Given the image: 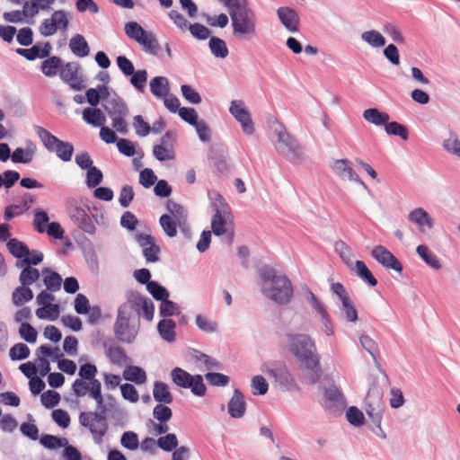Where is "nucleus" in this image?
Here are the masks:
<instances>
[{
	"label": "nucleus",
	"instance_id": "obj_1",
	"mask_svg": "<svg viewBox=\"0 0 460 460\" xmlns=\"http://www.w3.org/2000/svg\"><path fill=\"white\" fill-rule=\"evenodd\" d=\"M97 367L95 365L86 363L80 367L78 375L80 378L72 385L74 394L83 397L89 394L97 405L96 411H83L79 415V423L87 428L95 443L102 444L109 426L106 419L107 409L102 394V384L95 378Z\"/></svg>",
	"mask_w": 460,
	"mask_h": 460
},
{
	"label": "nucleus",
	"instance_id": "obj_2",
	"mask_svg": "<svg viewBox=\"0 0 460 460\" xmlns=\"http://www.w3.org/2000/svg\"><path fill=\"white\" fill-rule=\"evenodd\" d=\"M290 343V350L300 361L301 367L305 368L304 378L309 385L319 381L322 370L319 358L315 353L316 348L314 341L307 335H288Z\"/></svg>",
	"mask_w": 460,
	"mask_h": 460
},
{
	"label": "nucleus",
	"instance_id": "obj_3",
	"mask_svg": "<svg viewBox=\"0 0 460 460\" xmlns=\"http://www.w3.org/2000/svg\"><path fill=\"white\" fill-rule=\"evenodd\" d=\"M261 292L266 297L279 305L288 304L293 296L291 281L285 275L277 274L270 267H263L259 271Z\"/></svg>",
	"mask_w": 460,
	"mask_h": 460
},
{
	"label": "nucleus",
	"instance_id": "obj_4",
	"mask_svg": "<svg viewBox=\"0 0 460 460\" xmlns=\"http://www.w3.org/2000/svg\"><path fill=\"white\" fill-rule=\"evenodd\" d=\"M138 328L139 319L137 315L131 314L128 310H125L122 304L119 307L114 324L116 338L122 342L131 343L137 335Z\"/></svg>",
	"mask_w": 460,
	"mask_h": 460
},
{
	"label": "nucleus",
	"instance_id": "obj_5",
	"mask_svg": "<svg viewBox=\"0 0 460 460\" xmlns=\"http://www.w3.org/2000/svg\"><path fill=\"white\" fill-rule=\"evenodd\" d=\"M233 34L239 40H248L256 35V17L249 9L242 8L239 11L231 12Z\"/></svg>",
	"mask_w": 460,
	"mask_h": 460
},
{
	"label": "nucleus",
	"instance_id": "obj_6",
	"mask_svg": "<svg viewBox=\"0 0 460 460\" xmlns=\"http://www.w3.org/2000/svg\"><path fill=\"white\" fill-rule=\"evenodd\" d=\"M33 128L48 151L56 153L57 156L63 162L71 161L74 146L70 142L60 140L40 126H34Z\"/></svg>",
	"mask_w": 460,
	"mask_h": 460
},
{
	"label": "nucleus",
	"instance_id": "obj_7",
	"mask_svg": "<svg viewBox=\"0 0 460 460\" xmlns=\"http://www.w3.org/2000/svg\"><path fill=\"white\" fill-rule=\"evenodd\" d=\"M274 133L277 136L276 151L289 161L299 160L301 146L298 141L287 131L282 124H279L275 128Z\"/></svg>",
	"mask_w": 460,
	"mask_h": 460
},
{
	"label": "nucleus",
	"instance_id": "obj_8",
	"mask_svg": "<svg viewBox=\"0 0 460 460\" xmlns=\"http://www.w3.org/2000/svg\"><path fill=\"white\" fill-rule=\"evenodd\" d=\"M384 392L378 386L371 387L365 398L364 409L371 421L378 428L381 427L385 403L383 400Z\"/></svg>",
	"mask_w": 460,
	"mask_h": 460
},
{
	"label": "nucleus",
	"instance_id": "obj_9",
	"mask_svg": "<svg viewBox=\"0 0 460 460\" xmlns=\"http://www.w3.org/2000/svg\"><path fill=\"white\" fill-rule=\"evenodd\" d=\"M124 309L139 318L142 312L146 321H152L155 313V306L151 299L142 296L139 293L130 291L127 294L126 302L123 303Z\"/></svg>",
	"mask_w": 460,
	"mask_h": 460
},
{
	"label": "nucleus",
	"instance_id": "obj_10",
	"mask_svg": "<svg viewBox=\"0 0 460 460\" xmlns=\"http://www.w3.org/2000/svg\"><path fill=\"white\" fill-rule=\"evenodd\" d=\"M171 376L175 385L190 388L195 395L203 396L206 394V385L200 375L191 376L182 368L175 367L172 370Z\"/></svg>",
	"mask_w": 460,
	"mask_h": 460
},
{
	"label": "nucleus",
	"instance_id": "obj_11",
	"mask_svg": "<svg viewBox=\"0 0 460 460\" xmlns=\"http://www.w3.org/2000/svg\"><path fill=\"white\" fill-rule=\"evenodd\" d=\"M70 22L68 13L64 10L54 11L49 18L44 19L39 27L40 33L44 37L55 35L58 31L65 32Z\"/></svg>",
	"mask_w": 460,
	"mask_h": 460
},
{
	"label": "nucleus",
	"instance_id": "obj_12",
	"mask_svg": "<svg viewBox=\"0 0 460 460\" xmlns=\"http://www.w3.org/2000/svg\"><path fill=\"white\" fill-rule=\"evenodd\" d=\"M229 213L226 210L216 209L211 220V228L213 233L217 235H226L227 243L231 244L234 240V229L232 224L228 222Z\"/></svg>",
	"mask_w": 460,
	"mask_h": 460
},
{
	"label": "nucleus",
	"instance_id": "obj_13",
	"mask_svg": "<svg viewBox=\"0 0 460 460\" xmlns=\"http://www.w3.org/2000/svg\"><path fill=\"white\" fill-rule=\"evenodd\" d=\"M70 218L77 226L85 233L93 234L95 226L89 215L86 206L71 205L68 209Z\"/></svg>",
	"mask_w": 460,
	"mask_h": 460
},
{
	"label": "nucleus",
	"instance_id": "obj_14",
	"mask_svg": "<svg viewBox=\"0 0 460 460\" xmlns=\"http://www.w3.org/2000/svg\"><path fill=\"white\" fill-rule=\"evenodd\" d=\"M230 113L241 124L243 130L247 135H252L254 132L253 122L251 118L249 111L246 109L245 104L241 100H234L231 102L229 108Z\"/></svg>",
	"mask_w": 460,
	"mask_h": 460
},
{
	"label": "nucleus",
	"instance_id": "obj_15",
	"mask_svg": "<svg viewBox=\"0 0 460 460\" xmlns=\"http://www.w3.org/2000/svg\"><path fill=\"white\" fill-rule=\"evenodd\" d=\"M136 240L143 250V255L147 262L159 261L160 247L156 244L155 238L146 234H137Z\"/></svg>",
	"mask_w": 460,
	"mask_h": 460
},
{
	"label": "nucleus",
	"instance_id": "obj_16",
	"mask_svg": "<svg viewBox=\"0 0 460 460\" xmlns=\"http://www.w3.org/2000/svg\"><path fill=\"white\" fill-rule=\"evenodd\" d=\"M78 70V65L75 63H66L60 69L61 79L76 91L84 88V80L79 75Z\"/></svg>",
	"mask_w": 460,
	"mask_h": 460
},
{
	"label": "nucleus",
	"instance_id": "obj_17",
	"mask_svg": "<svg viewBox=\"0 0 460 460\" xmlns=\"http://www.w3.org/2000/svg\"><path fill=\"white\" fill-rule=\"evenodd\" d=\"M371 255L384 267L402 272V266L394 255L383 245H377L371 251Z\"/></svg>",
	"mask_w": 460,
	"mask_h": 460
},
{
	"label": "nucleus",
	"instance_id": "obj_18",
	"mask_svg": "<svg viewBox=\"0 0 460 460\" xmlns=\"http://www.w3.org/2000/svg\"><path fill=\"white\" fill-rule=\"evenodd\" d=\"M332 170L336 175L343 180L358 182L365 186L358 174L351 167V163L348 159H337L331 164Z\"/></svg>",
	"mask_w": 460,
	"mask_h": 460
},
{
	"label": "nucleus",
	"instance_id": "obj_19",
	"mask_svg": "<svg viewBox=\"0 0 460 460\" xmlns=\"http://www.w3.org/2000/svg\"><path fill=\"white\" fill-rule=\"evenodd\" d=\"M277 14L281 23L292 32L298 31L299 16L298 13L290 7H279Z\"/></svg>",
	"mask_w": 460,
	"mask_h": 460
},
{
	"label": "nucleus",
	"instance_id": "obj_20",
	"mask_svg": "<svg viewBox=\"0 0 460 460\" xmlns=\"http://www.w3.org/2000/svg\"><path fill=\"white\" fill-rule=\"evenodd\" d=\"M227 407L229 414L233 418L239 419L244 415L246 403L243 395L238 389L234 391Z\"/></svg>",
	"mask_w": 460,
	"mask_h": 460
},
{
	"label": "nucleus",
	"instance_id": "obj_21",
	"mask_svg": "<svg viewBox=\"0 0 460 460\" xmlns=\"http://www.w3.org/2000/svg\"><path fill=\"white\" fill-rule=\"evenodd\" d=\"M166 207L171 214V217L177 220L181 230L184 233H187L189 231V227L187 226V213L185 208L181 205L172 200H168Z\"/></svg>",
	"mask_w": 460,
	"mask_h": 460
},
{
	"label": "nucleus",
	"instance_id": "obj_22",
	"mask_svg": "<svg viewBox=\"0 0 460 460\" xmlns=\"http://www.w3.org/2000/svg\"><path fill=\"white\" fill-rule=\"evenodd\" d=\"M49 43H46L44 47L34 45L31 49H17L16 53L24 57L28 60H34L36 58H45L49 56L50 52Z\"/></svg>",
	"mask_w": 460,
	"mask_h": 460
},
{
	"label": "nucleus",
	"instance_id": "obj_23",
	"mask_svg": "<svg viewBox=\"0 0 460 460\" xmlns=\"http://www.w3.org/2000/svg\"><path fill=\"white\" fill-rule=\"evenodd\" d=\"M36 356L40 373L44 376L50 371V365L47 358L53 356V350L47 345H41L37 349Z\"/></svg>",
	"mask_w": 460,
	"mask_h": 460
},
{
	"label": "nucleus",
	"instance_id": "obj_24",
	"mask_svg": "<svg viewBox=\"0 0 460 460\" xmlns=\"http://www.w3.org/2000/svg\"><path fill=\"white\" fill-rule=\"evenodd\" d=\"M409 219L416 224L420 232L425 231V226L429 229L433 227V220L423 208H416L409 215Z\"/></svg>",
	"mask_w": 460,
	"mask_h": 460
},
{
	"label": "nucleus",
	"instance_id": "obj_25",
	"mask_svg": "<svg viewBox=\"0 0 460 460\" xmlns=\"http://www.w3.org/2000/svg\"><path fill=\"white\" fill-rule=\"evenodd\" d=\"M151 93L157 98L162 99L170 93L169 81L165 76H155L149 83Z\"/></svg>",
	"mask_w": 460,
	"mask_h": 460
},
{
	"label": "nucleus",
	"instance_id": "obj_26",
	"mask_svg": "<svg viewBox=\"0 0 460 460\" xmlns=\"http://www.w3.org/2000/svg\"><path fill=\"white\" fill-rule=\"evenodd\" d=\"M71 51L79 58H84L89 55L90 49L84 37L81 34H75L69 41Z\"/></svg>",
	"mask_w": 460,
	"mask_h": 460
},
{
	"label": "nucleus",
	"instance_id": "obj_27",
	"mask_svg": "<svg viewBox=\"0 0 460 460\" xmlns=\"http://www.w3.org/2000/svg\"><path fill=\"white\" fill-rule=\"evenodd\" d=\"M104 109L111 118L127 116L128 112L126 103L119 98L109 99Z\"/></svg>",
	"mask_w": 460,
	"mask_h": 460
},
{
	"label": "nucleus",
	"instance_id": "obj_28",
	"mask_svg": "<svg viewBox=\"0 0 460 460\" xmlns=\"http://www.w3.org/2000/svg\"><path fill=\"white\" fill-rule=\"evenodd\" d=\"M83 119L93 127H102L106 121L103 112L98 108H85L83 111Z\"/></svg>",
	"mask_w": 460,
	"mask_h": 460
},
{
	"label": "nucleus",
	"instance_id": "obj_29",
	"mask_svg": "<svg viewBox=\"0 0 460 460\" xmlns=\"http://www.w3.org/2000/svg\"><path fill=\"white\" fill-rule=\"evenodd\" d=\"M32 298V290L29 287L22 286V284L20 287L14 288L12 293V302L16 306H22L25 303L31 301Z\"/></svg>",
	"mask_w": 460,
	"mask_h": 460
},
{
	"label": "nucleus",
	"instance_id": "obj_30",
	"mask_svg": "<svg viewBox=\"0 0 460 460\" xmlns=\"http://www.w3.org/2000/svg\"><path fill=\"white\" fill-rule=\"evenodd\" d=\"M153 395L156 402L170 404L172 402V395L166 384L155 381L154 384Z\"/></svg>",
	"mask_w": 460,
	"mask_h": 460
},
{
	"label": "nucleus",
	"instance_id": "obj_31",
	"mask_svg": "<svg viewBox=\"0 0 460 460\" xmlns=\"http://www.w3.org/2000/svg\"><path fill=\"white\" fill-rule=\"evenodd\" d=\"M175 327L176 324L174 321L172 319H164L158 323L157 330L164 341L172 342L175 341Z\"/></svg>",
	"mask_w": 460,
	"mask_h": 460
},
{
	"label": "nucleus",
	"instance_id": "obj_32",
	"mask_svg": "<svg viewBox=\"0 0 460 460\" xmlns=\"http://www.w3.org/2000/svg\"><path fill=\"white\" fill-rule=\"evenodd\" d=\"M123 377L127 381L142 385L146 381V374L143 368L137 366H128L123 371Z\"/></svg>",
	"mask_w": 460,
	"mask_h": 460
},
{
	"label": "nucleus",
	"instance_id": "obj_33",
	"mask_svg": "<svg viewBox=\"0 0 460 460\" xmlns=\"http://www.w3.org/2000/svg\"><path fill=\"white\" fill-rule=\"evenodd\" d=\"M42 273L44 275L43 281L48 290L50 292H56L60 289L62 278L58 273L49 268H45L42 270Z\"/></svg>",
	"mask_w": 460,
	"mask_h": 460
},
{
	"label": "nucleus",
	"instance_id": "obj_34",
	"mask_svg": "<svg viewBox=\"0 0 460 460\" xmlns=\"http://www.w3.org/2000/svg\"><path fill=\"white\" fill-rule=\"evenodd\" d=\"M55 3V0H30L25 2V13L32 18L39 13L40 10H49Z\"/></svg>",
	"mask_w": 460,
	"mask_h": 460
},
{
	"label": "nucleus",
	"instance_id": "obj_35",
	"mask_svg": "<svg viewBox=\"0 0 460 460\" xmlns=\"http://www.w3.org/2000/svg\"><path fill=\"white\" fill-rule=\"evenodd\" d=\"M363 118L376 126L385 125L390 117L386 112H381L376 108L367 109L363 112Z\"/></svg>",
	"mask_w": 460,
	"mask_h": 460
},
{
	"label": "nucleus",
	"instance_id": "obj_36",
	"mask_svg": "<svg viewBox=\"0 0 460 460\" xmlns=\"http://www.w3.org/2000/svg\"><path fill=\"white\" fill-rule=\"evenodd\" d=\"M145 52H147L152 55H156L160 49V45L158 40L155 38V35L148 31L145 33V36L137 42Z\"/></svg>",
	"mask_w": 460,
	"mask_h": 460
},
{
	"label": "nucleus",
	"instance_id": "obj_37",
	"mask_svg": "<svg viewBox=\"0 0 460 460\" xmlns=\"http://www.w3.org/2000/svg\"><path fill=\"white\" fill-rule=\"evenodd\" d=\"M351 270H353L360 279L368 283L371 287L376 286V279L364 261H356L354 267H351Z\"/></svg>",
	"mask_w": 460,
	"mask_h": 460
},
{
	"label": "nucleus",
	"instance_id": "obj_38",
	"mask_svg": "<svg viewBox=\"0 0 460 460\" xmlns=\"http://www.w3.org/2000/svg\"><path fill=\"white\" fill-rule=\"evenodd\" d=\"M416 252L429 267L435 270L440 269L441 265L438 259L426 245L417 246Z\"/></svg>",
	"mask_w": 460,
	"mask_h": 460
},
{
	"label": "nucleus",
	"instance_id": "obj_39",
	"mask_svg": "<svg viewBox=\"0 0 460 460\" xmlns=\"http://www.w3.org/2000/svg\"><path fill=\"white\" fill-rule=\"evenodd\" d=\"M62 60L58 57H50L45 59L41 64V71L46 76H54L58 69H61Z\"/></svg>",
	"mask_w": 460,
	"mask_h": 460
},
{
	"label": "nucleus",
	"instance_id": "obj_40",
	"mask_svg": "<svg viewBox=\"0 0 460 460\" xmlns=\"http://www.w3.org/2000/svg\"><path fill=\"white\" fill-rule=\"evenodd\" d=\"M7 248L12 255L19 259H24L25 256H28L30 253L28 246L24 243L15 238L10 239L8 241Z\"/></svg>",
	"mask_w": 460,
	"mask_h": 460
},
{
	"label": "nucleus",
	"instance_id": "obj_41",
	"mask_svg": "<svg viewBox=\"0 0 460 460\" xmlns=\"http://www.w3.org/2000/svg\"><path fill=\"white\" fill-rule=\"evenodd\" d=\"M22 268V270L19 277V281L22 286L29 287L40 279V274L37 269L27 265H24Z\"/></svg>",
	"mask_w": 460,
	"mask_h": 460
},
{
	"label": "nucleus",
	"instance_id": "obj_42",
	"mask_svg": "<svg viewBox=\"0 0 460 460\" xmlns=\"http://www.w3.org/2000/svg\"><path fill=\"white\" fill-rule=\"evenodd\" d=\"M106 356L111 362L115 365L121 366L127 361V355L124 349L117 345L110 346L106 350Z\"/></svg>",
	"mask_w": 460,
	"mask_h": 460
},
{
	"label": "nucleus",
	"instance_id": "obj_43",
	"mask_svg": "<svg viewBox=\"0 0 460 460\" xmlns=\"http://www.w3.org/2000/svg\"><path fill=\"white\" fill-rule=\"evenodd\" d=\"M35 314L40 319H49L53 321L59 316V305L57 304L41 305V307L36 310Z\"/></svg>",
	"mask_w": 460,
	"mask_h": 460
},
{
	"label": "nucleus",
	"instance_id": "obj_44",
	"mask_svg": "<svg viewBox=\"0 0 460 460\" xmlns=\"http://www.w3.org/2000/svg\"><path fill=\"white\" fill-rule=\"evenodd\" d=\"M209 49L212 52V54L220 58H225L228 55V49L226 47V42L217 38V37H211L209 40Z\"/></svg>",
	"mask_w": 460,
	"mask_h": 460
},
{
	"label": "nucleus",
	"instance_id": "obj_45",
	"mask_svg": "<svg viewBox=\"0 0 460 460\" xmlns=\"http://www.w3.org/2000/svg\"><path fill=\"white\" fill-rule=\"evenodd\" d=\"M361 39L370 46L376 48L383 47L385 44L384 36L375 30L363 32Z\"/></svg>",
	"mask_w": 460,
	"mask_h": 460
},
{
	"label": "nucleus",
	"instance_id": "obj_46",
	"mask_svg": "<svg viewBox=\"0 0 460 460\" xmlns=\"http://www.w3.org/2000/svg\"><path fill=\"white\" fill-rule=\"evenodd\" d=\"M159 222L163 230L169 237L176 236L177 226H179L177 220L173 219L170 215H163Z\"/></svg>",
	"mask_w": 460,
	"mask_h": 460
},
{
	"label": "nucleus",
	"instance_id": "obj_47",
	"mask_svg": "<svg viewBox=\"0 0 460 460\" xmlns=\"http://www.w3.org/2000/svg\"><path fill=\"white\" fill-rule=\"evenodd\" d=\"M147 31L144 30L137 22H128L125 24V33L135 41L138 42Z\"/></svg>",
	"mask_w": 460,
	"mask_h": 460
},
{
	"label": "nucleus",
	"instance_id": "obj_48",
	"mask_svg": "<svg viewBox=\"0 0 460 460\" xmlns=\"http://www.w3.org/2000/svg\"><path fill=\"white\" fill-rule=\"evenodd\" d=\"M385 129L388 135L398 136L403 140L408 139L407 128L396 121L386 122Z\"/></svg>",
	"mask_w": 460,
	"mask_h": 460
},
{
	"label": "nucleus",
	"instance_id": "obj_49",
	"mask_svg": "<svg viewBox=\"0 0 460 460\" xmlns=\"http://www.w3.org/2000/svg\"><path fill=\"white\" fill-rule=\"evenodd\" d=\"M146 288L152 296L156 300L163 301L169 297V292L167 289L156 281L148 282Z\"/></svg>",
	"mask_w": 460,
	"mask_h": 460
},
{
	"label": "nucleus",
	"instance_id": "obj_50",
	"mask_svg": "<svg viewBox=\"0 0 460 460\" xmlns=\"http://www.w3.org/2000/svg\"><path fill=\"white\" fill-rule=\"evenodd\" d=\"M9 356L12 360L25 359L30 356V349L24 343H17L10 349Z\"/></svg>",
	"mask_w": 460,
	"mask_h": 460
},
{
	"label": "nucleus",
	"instance_id": "obj_51",
	"mask_svg": "<svg viewBox=\"0 0 460 460\" xmlns=\"http://www.w3.org/2000/svg\"><path fill=\"white\" fill-rule=\"evenodd\" d=\"M160 448L166 452L175 449L178 446V439L175 434L169 433L164 437H160L157 440Z\"/></svg>",
	"mask_w": 460,
	"mask_h": 460
},
{
	"label": "nucleus",
	"instance_id": "obj_52",
	"mask_svg": "<svg viewBox=\"0 0 460 460\" xmlns=\"http://www.w3.org/2000/svg\"><path fill=\"white\" fill-rule=\"evenodd\" d=\"M19 334L27 342L34 343L37 341V331L29 323H22Z\"/></svg>",
	"mask_w": 460,
	"mask_h": 460
},
{
	"label": "nucleus",
	"instance_id": "obj_53",
	"mask_svg": "<svg viewBox=\"0 0 460 460\" xmlns=\"http://www.w3.org/2000/svg\"><path fill=\"white\" fill-rule=\"evenodd\" d=\"M164 404L159 403L153 410V417L158 421H168L172 419V409Z\"/></svg>",
	"mask_w": 460,
	"mask_h": 460
},
{
	"label": "nucleus",
	"instance_id": "obj_54",
	"mask_svg": "<svg viewBox=\"0 0 460 460\" xmlns=\"http://www.w3.org/2000/svg\"><path fill=\"white\" fill-rule=\"evenodd\" d=\"M49 220V216L45 211L40 209L35 211L33 226L39 233H44L46 231Z\"/></svg>",
	"mask_w": 460,
	"mask_h": 460
},
{
	"label": "nucleus",
	"instance_id": "obj_55",
	"mask_svg": "<svg viewBox=\"0 0 460 460\" xmlns=\"http://www.w3.org/2000/svg\"><path fill=\"white\" fill-rule=\"evenodd\" d=\"M120 443L129 450H136L139 446L138 437L133 431L124 432L121 436Z\"/></svg>",
	"mask_w": 460,
	"mask_h": 460
},
{
	"label": "nucleus",
	"instance_id": "obj_56",
	"mask_svg": "<svg viewBox=\"0 0 460 460\" xmlns=\"http://www.w3.org/2000/svg\"><path fill=\"white\" fill-rule=\"evenodd\" d=\"M196 324L199 330L205 332L212 333L217 330V323L208 319L202 314H198L196 316Z\"/></svg>",
	"mask_w": 460,
	"mask_h": 460
},
{
	"label": "nucleus",
	"instance_id": "obj_57",
	"mask_svg": "<svg viewBox=\"0 0 460 460\" xmlns=\"http://www.w3.org/2000/svg\"><path fill=\"white\" fill-rule=\"evenodd\" d=\"M130 83L138 91L143 92L147 81V72L146 69L134 71L131 75Z\"/></svg>",
	"mask_w": 460,
	"mask_h": 460
},
{
	"label": "nucleus",
	"instance_id": "obj_58",
	"mask_svg": "<svg viewBox=\"0 0 460 460\" xmlns=\"http://www.w3.org/2000/svg\"><path fill=\"white\" fill-rule=\"evenodd\" d=\"M102 178H103V176H102V172H101V170H99L95 166H93L90 169H88V171H87L86 185L89 188H95L102 182Z\"/></svg>",
	"mask_w": 460,
	"mask_h": 460
},
{
	"label": "nucleus",
	"instance_id": "obj_59",
	"mask_svg": "<svg viewBox=\"0 0 460 460\" xmlns=\"http://www.w3.org/2000/svg\"><path fill=\"white\" fill-rule=\"evenodd\" d=\"M40 400L46 408H52L59 403L60 394L56 391L49 390L41 394Z\"/></svg>",
	"mask_w": 460,
	"mask_h": 460
},
{
	"label": "nucleus",
	"instance_id": "obj_60",
	"mask_svg": "<svg viewBox=\"0 0 460 460\" xmlns=\"http://www.w3.org/2000/svg\"><path fill=\"white\" fill-rule=\"evenodd\" d=\"M155 157L159 161L172 160L174 158L173 149L164 145H156L153 150Z\"/></svg>",
	"mask_w": 460,
	"mask_h": 460
},
{
	"label": "nucleus",
	"instance_id": "obj_61",
	"mask_svg": "<svg viewBox=\"0 0 460 460\" xmlns=\"http://www.w3.org/2000/svg\"><path fill=\"white\" fill-rule=\"evenodd\" d=\"M43 260V254L42 252L39 251H32L30 252L28 256H25L24 259L17 262V267L22 268L24 265L31 266V265H38L40 264Z\"/></svg>",
	"mask_w": 460,
	"mask_h": 460
},
{
	"label": "nucleus",
	"instance_id": "obj_62",
	"mask_svg": "<svg viewBox=\"0 0 460 460\" xmlns=\"http://www.w3.org/2000/svg\"><path fill=\"white\" fill-rule=\"evenodd\" d=\"M253 394L263 395L268 392L269 385L261 376H256L252 380Z\"/></svg>",
	"mask_w": 460,
	"mask_h": 460
},
{
	"label": "nucleus",
	"instance_id": "obj_63",
	"mask_svg": "<svg viewBox=\"0 0 460 460\" xmlns=\"http://www.w3.org/2000/svg\"><path fill=\"white\" fill-rule=\"evenodd\" d=\"M120 391L122 397L132 403L137 402L139 399V395L137 389L131 384L121 385Z\"/></svg>",
	"mask_w": 460,
	"mask_h": 460
},
{
	"label": "nucleus",
	"instance_id": "obj_64",
	"mask_svg": "<svg viewBox=\"0 0 460 460\" xmlns=\"http://www.w3.org/2000/svg\"><path fill=\"white\" fill-rule=\"evenodd\" d=\"M134 127L136 133L140 137H146L151 132L150 125L146 122L141 115H136L134 117Z\"/></svg>",
	"mask_w": 460,
	"mask_h": 460
}]
</instances>
